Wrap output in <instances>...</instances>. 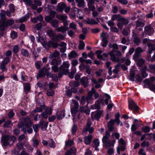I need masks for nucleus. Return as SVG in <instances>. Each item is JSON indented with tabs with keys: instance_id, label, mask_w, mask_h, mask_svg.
<instances>
[{
	"instance_id": "45",
	"label": "nucleus",
	"mask_w": 155,
	"mask_h": 155,
	"mask_svg": "<svg viewBox=\"0 0 155 155\" xmlns=\"http://www.w3.org/2000/svg\"><path fill=\"white\" fill-rule=\"evenodd\" d=\"M46 70L45 68H43L41 70L39 71L38 73V75L39 76H43L46 74Z\"/></svg>"
},
{
	"instance_id": "38",
	"label": "nucleus",
	"mask_w": 155,
	"mask_h": 155,
	"mask_svg": "<svg viewBox=\"0 0 155 155\" xmlns=\"http://www.w3.org/2000/svg\"><path fill=\"white\" fill-rule=\"evenodd\" d=\"M76 2L78 3L77 6L79 7H84L85 5L84 0H75Z\"/></svg>"
},
{
	"instance_id": "5",
	"label": "nucleus",
	"mask_w": 155,
	"mask_h": 155,
	"mask_svg": "<svg viewBox=\"0 0 155 155\" xmlns=\"http://www.w3.org/2000/svg\"><path fill=\"white\" fill-rule=\"evenodd\" d=\"M31 122L30 118H26L24 120V124L22 126H25L26 127L24 131H26L29 134L31 133L33 131L31 127Z\"/></svg>"
},
{
	"instance_id": "56",
	"label": "nucleus",
	"mask_w": 155,
	"mask_h": 155,
	"mask_svg": "<svg viewBox=\"0 0 155 155\" xmlns=\"http://www.w3.org/2000/svg\"><path fill=\"white\" fill-rule=\"evenodd\" d=\"M1 64L0 66V68L2 69L3 71H7V68L5 67V64H4L3 61H2L1 62Z\"/></svg>"
},
{
	"instance_id": "9",
	"label": "nucleus",
	"mask_w": 155,
	"mask_h": 155,
	"mask_svg": "<svg viewBox=\"0 0 155 155\" xmlns=\"http://www.w3.org/2000/svg\"><path fill=\"white\" fill-rule=\"evenodd\" d=\"M144 33H143L142 35V37L143 38L146 36V35H145V33L149 35H151L153 34L154 32L153 28L150 26H146L145 27Z\"/></svg>"
},
{
	"instance_id": "40",
	"label": "nucleus",
	"mask_w": 155,
	"mask_h": 155,
	"mask_svg": "<svg viewBox=\"0 0 155 155\" xmlns=\"http://www.w3.org/2000/svg\"><path fill=\"white\" fill-rule=\"evenodd\" d=\"M56 17L58 19L64 21L67 20V16L65 15L58 14L57 15Z\"/></svg>"
},
{
	"instance_id": "44",
	"label": "nucleus",
	"mask_w": 155,
	"mask_h": 155,
	"mask_svg": "<svg viewBox=\"0 0 155 155\" xmlns=\"http://www.w3.org/2000/svg\"><path fill=\"white\" fill-rule=\"evenodd\" d=\"M64 37L61 34H59L58 35H56V36L55 38L54 41H60L64 39Z\"/></svg>"
},
{
	"instance_id": "20",
	"label": "nucleus",
	"mask_w": 155,
	"mask_h": 155,
	"mask_svg": "<svg viewBox=\"0 0 155 155\" xmlns=\"http://www.w3.org/2000/svg\"><path fill=\"white\" fill-rule=\"evenodd\" d=\"M37 41L38 42H41L43 47L45 45H47V42L45 40V36L44 34H43L41 37L39 35Z\"/></svg>"
},
{
	"instance_id": "29",
	"label": "nucleus",
	"mask_w": 155,
	"mask_h": 155,
	"mask_svg": "<svg viewBox=\"0 0 155 155\" xmlns=\"http://www.w3.org/2000/svg\"><path fill=\"white\" fill-rule=\"evenodd\" d=\"M85 21V23L88 24L94 25L98 23L94 19H90L89 18H87Z\"/></svg>"
},
{
	"instance_id": "31",
	"label": "nucleus",
	"mask_w": 155,
	"mask_h": 155,
	"mask_svg": "<svg viewBox=\"0 0 155 155\" xmlns=\"http://www.w3.org/2000/svg\"><path fill=\"white\" fill-rule=\"evenodd\" d=\"M76 149L74 147L71 148L66 153V155H74L76 152Z\"/></svg>"
},
{
	"instance_id": "58",
	"label": "nucleus",
	"mask_w": 155,
	"mask_h": 155,
	"mask_svg": "<svg viewBox=\"0 0 155 155\" xmlns=\"http://www.w3.org/2000/svg\"><path fill=\"white\" fill-rule=\"evenodd\" d=\"M135 60H137V64L140 66H141L144 63V60L142 58H139L138 59H137V58Z\"/></svg>"
},
{
	"instance_id": "6",
	"label": "nucleus",
	"mask_w": 155,
	"mask_h": 155,
	"mask_svg": "<svg viewBox=\"0 0 155 155\" xmlns=\"http://www.w3.org/2000/svg\"><path fill=\"white\" fill-rule=\"evenodd\" d=\"M70 66V64L68 61H64L59 68V70L61 72L64 73V74H67L69 73Z\"/></svg>"
},
{
	"instance_id": "32",
	"label": "nucleus",
	"mask_w": 155,
	"mask_h": 155,
	"mask_svg": "<svg viewBox=\"0 0 155 155\" xmlns=\"http://www.w3.org/2000/svg\"><path fill=\"white\" fill-rule=\"evenodd\" d=\"M60 54V53L58 51H55L50 55L49 58L52 59L54 58L58 57L59 56Z\"/></svg>"
},
{
	"instance_id": "53",
	"label": "nucleus",
	"mask_w": 155,
	"mask_h": 155,
	"mask_svg": "<svg viewBox=\"0 0 155 155\" xmlns=\"http://www.w3.org/2000/svg\"><path fill=\"white\" fill-rule=\"evenodd\" d=\"M0 16L2 19V20L5 19V11L2 10L0 13Z\"/></svg>"
},
{
	"instance_id": "12",
	"label": "nucleus",
	"mask_w": 155,
	"mask_h": 155,
	"mask_svg": "<svg viewBox=\"0 0 155 155\" xmlns=\"http://www.w3.org/2000/svg\"><path fill=\"white\" fill-rule=\"evenodd\" d=\"M129 108L132 110L136 111L138 110L139 107L134 102V101L131 100L129 102Z\"/></svg>"
},
{
	"instance_id": "21",
	"label": "nucleus",
	"mask_w": 155,
	"mask_h": 155,
	"mask_svg": "<svg viewBox=\"0 0 155 155\" xmlns=\"http://www.w3.org/2000/svg\"><path fill=\"white\" fill-rule=\"evenodd\" d=\"M100 142L99 140L97 139H96L94 140L92 142V146L93 147L95 148V151H98L99 148L98 147L99 146Z\"/></svg>"
},
{
	"instance_id": "7",
	"label": "nucleus",
	"mask_w": 155,
	"mask_h": 155,
	"mask_svg": "<svg viewBox=\"0 0 155 155\" xmlns=\"http://www.w3.org/2000/svg\"><path fill=\"white\" fill-rule=\"evenodd\" d=\"M155 80L154 77H151L150 80L146 79L143 81L144 83L147 85L148 87L151 91L155 92V85L152 84V82Z\"/></svg>"
},
{
	"instance_id": "33",
	"label": "nucleus",
	"mask_w": 155,
	"mask_h": 155,
	"mask_svg": "<svg viewBox=\"0 0 155 155\" xmlns=\"http://www.w3.org/2000/svg\"><path fill=\"white\" fill-rule=\"evenodd\" d=\"M78 54L76 52L74 51H72L68 54V57L69 60L72 58H75L77 56Z\"/></svg>"
},
{
	"instance_id": "19",
	"label": "nucleus",
	"mask_w": 155,
	"mask_h": 155,
	"mask_svg": "<svg viewBox=\"0 0 155 155\" xmlns=\"http://www.w3.org/2000/svg\"><path fill=\"white\" fill-rule=\"evenodd\" d=\"M55 12L54 11H51L50 12L49 16H46L45 18V21L48 22H50L54 17Z\"/></svg>"
},
{
	"instance_id": "50",
	"label": "nucleus",
	"mask_w": 155,
	"mask_h": 155,
	"mask_svg": "<svg viewBox=\"0 0 155 155\" xmlns=\"http://www.w3.org/2000/svg\"><path fill=\"white\" fill-rule=\"evenodd\" d=\"M54 91L51 89H50L47 91V94L48 96H53L54 94Z\"/></svg>"
},
{
	"instance_id": "34",
	"label": "nucleus",
	"mask_w": 155,
	"mask_h": 155,
	"mask_svg": "<svg viewBox=\"0 0 155 155\" xmlns=\"http://www.w3.org/2000/svg\"><path fill=\"white\" fill-rule=\"evenodd\" d=\"M47 33L49 36L53 40H55V38L56 36V34L54 33L52 30H48Z\"/></svg>"
},
{
	"instance_id": "16",
	"label": "nucleus",
	"mask_w": 155,
	"mask_h": 155,
	"mask_svg": "<svg viewBox=\"0 0 155 155\" xmlns=\"http://www.w3.org/2000/svg\"><path fill=\"white\" fill-rule=\"evenodd\" d=\"M52 114V110L50 107H47L45 112H43L41 115L45 118H47L49 115Z\"/></svg>"
},
{
	"instance_id": "10",
	"label": "nucleus",
	"mask_w": 155,
	"mask_h": 155,
	"mask_svg": "<svg viewBox=\"0 0 155 155\" xmlns=\"http://www.w3.org/2000/svg\"><path fill=\"white\" fill-rule=\"evenodd\" d=\"M102 112L99 110L97 112H92L91 113V116L93 119L98 120L102 115Z\"/></svg>"
},
{
	"instance_id": "47",
	"label": "nucleus",
	"mask_w": 155,
	"mask_h": 155,
	"mask_svg": "<svg viewBox=\"0 0 155 155\" xmlns=\"http://www.w3.org/2000/svg\"><path fill=\"white\" fill-rule=\"evenodd\" d=\"M148 70V68L146 66H145L144 67L143 69L142 70V76L144 78H145L147 76L148 74L146 73L145 71Z\"/></svg>"
},
{
	"instance_id": "26",
	"label": "nucleus",
	"mask_w": 155,
	"mask_h": 155,
	"mask_svg": "<svg viewBox=\"0 0 155 155\" xmlns=\"http://www.w3.org/2000/svg\"><path fill=\"white\" fill-rule=\"evenodd\" d=\"M66 6V5L63 2H61L58 4L57 9L59 11L62 12Z\"/></svg>"
},
{
	"instance_id": "63",
	"label": "nucleus",
	"mask_w": 155,
	"mask_h": 155,
	"mask_svg": "<svg viewBox=\"0 0 155 155\" xmlns=\"http://www.w3.org/2000/svg\"><path fill=\"white\" fill-rule=\"evenodd\" d=\"M120 64H117L115 66L114 69L113 70V72L115 74H117L118 72V68L120 66Z\"/></svg>"
},
{
	"instance_id": "62",
	"label": "nucleus",
	"mask_w": 155,
	"mask_h": 155,
	"mask_svg": "<svg viewBox=\"0 0 155 155\" xmlns=\"http://www.w3.org/2000/svg\"><path fill=\"white\" fill-rule=\"evenodd\" d=\"M9 7L10 12L12 13H13L15 11V7L14 5L12 4H11L9 5Z\"/></svg>"
},
{
	"instance_id": "2",
	"label": "nucleus",
	"mask_w": 155,
	"mask_h": 155,
	"mask_svg": "<svg viewBox=\"0 0 155 155\" xmlns=\"http://www.w3.org/2000/svg\"><path fill=\"white\" fill-rule=\"evenodd\" d=\"M16 139L14 136H9L4 135L2 137V143L3 146H6L8 145H11L14 143Z\"/></svg>"
},
{
	"instance_id": "49",
	"label": "nucleus",
	"mask_w": 155,
	"mask_h": 155,
	"mask_svg": "<svg viewBox=\"0 0 155 155\" xmlns=\"http://www.w3.org/2000/svg\"><path fill=\"white\" fill-rule=\"evenodd\" d=\"M32 141L33 146L36 147L39 144V141L38 140L36 139L34 137L32 139Z\"/></svg>"
},
{
	"instance_id": "18",
	"label": "nucleus",
	"mask_w": 155,
	"mask_h": 155,
	"mask_svg": "<svg viewBox=\"0 0 155 155\" xmlns=\"http://www.w3.org/2000/svg\"><path fill=\"white\" fill-rule=\"evenodd\" d=\"M65 111L64 110H60L58 111L56 113L57 119L58 120H61L65 117Z\"/></svg>"
},
{
	"instance_id": "35",
	"label": "nucleus",
	"mask_w": 155,
	"mask_h": 155,
	"mask_svg": "<svg viewBox=\"0 0 155 155\" xmlns=\"http://www.w3.org/2000/svg\"><path fill=\"white\" fill-rule=\"evenodd\" d=\"M110 133L109 131H107L106 132V134L105 136H104L102 138V140L103 142L106 141V140H108V139L110 136Z\"/></svg>"
},
{
	"instance_id": "61",
	"label": "nucleus",
	"mask_w": 155,
	"mask_h": 155,
	"mask_svg": "<svg viewBox=\"0 0 155 155\" xmlns=\"http://www.w3.org/2000/svg\"><path fill=\"white\" fill-rule=\"evenodd\" d=\"M120 15H113L111 18V20L112 21H114L116 19L118 20V18L119 17H120Z\"/></svg>"
},
{
	"instance_id": "37",
	"label": "nucleus",
	"mask_w": 155,
	"mask_h": 155,
	"mask_svg": "<svg viewBox=\"0 0 155 155\" xmlns=\"http://www.w3.org/2000/svg\"><path fill=\"white\" fill-rule=\"evenodd\" d=\"M118 21L121 22L123 24L125 25H127L129 23L127 19L121 17H119L118 18Z\"/></svg>"
},
{
	"instance_id": "17",
	"label": "nucleus",
	"mask_w": 155,
	"mask_h": 155,
	"mask_svg": "<svg viewBox=\"0 0 155 155\" xmlns=\"http://www.w3.org/2000/svg\"><path fill=\"white\" fill-rule=\"evenodd\" d=\"M91 124V122L90 121H88L85 128V130L86 131H88L90 134L92 133L94 130L93 128L92 127H90Z\"/></svg>"
},
{
	"instance_id": "48",
	"label": "nucleus",
	"mask_w": 155,
	"mask_h": 155,
	"mask_svg": "<svg viewBox=\"0 0 155 155\" xmlns=\"http://www.w3.org/2000/svg\"><path fill=\"white\" fill-rule=\"evenodd\" d=\"M22 54L25 57H28L29 55L28 52L26 49L22 48L21 50Z\"/></svg>"
},
{
	"instance_id": "42",
	"label": "nucleus",
	"mask_w": 155,
	"mask_h": 155,
	"mask_svg": "<svg viewBox=\"0 0 155 155\" xmlns=\"http://www.w3.org/2000/svg\"><path fill=\"white\" fill-rule=\"evenodd\" d=\"M59 46L60 47H62V48L60 49L61 52H64L65 51L66 48V44L63 42H62L60 43V44L59 45Z\"/></svg>"
},
{
	"instance_id": "64",
	"label": "nucleus",
	"mask_w": 155,
	"mask_h": 155,
	"mask_svg": "<svg viewBox=\"0 0 155 155\" xmlns=\"http://www.w3.org/2000/svg\"><path fill=\"white\" fill-rule=\"evenodd\" d=\"M103 143L105 144L107 147H110L112 146V143L110 141L108 140H106V142Z\"/></svg>"
},
{
	"instance_id": "41",
	"label": "nucleus",
	"mask_w": 155,
	"mask_h": 155,
	"mask_svg": "<svg viewBox=\"0 0 155 155\" xmlns=\"http://www.w3.org/2000/svg\"><path fill=\"white\" fill-rule=\"evenodd\" d=\"M147 44L149 47V52L150 54H151L152 51L155 49V45H153L150 43H147Z\"/></svg>"
},
{
	"instance_id": "25",
	"label": "nucleus",
	"mask_w": 155,
	"mask_h": 155,
	"mask_svg": "<svg viewBox=\"0 0 155 155\" xmlns=\"http://www.w3.org/2000/svg\"><path fill=\"white\" fill-rule=\"evenodd\" d=\"M115 121L113 120H111L107 124V127L108 130L110 131H112L114 129V127L113 126L114 124Z\"/></svg>"
},
{
	"instance_id": "4",
	"label": "nucleus",
	"mask_w": 155,
	"mask_h": 155,
	"mask_svg": "<svg viewBox=\"0 0 155 155\" xmlns=\"http://www.w3.org/2000/svg\"><path fill=\"white\" fill-rule=\"evenodd\" d=\"M95 91V89L94 88H92L91 91H89L88 93V95L85 97L84 96L82 97L81 99V104L82 105L85 104L86 101L87 103H89L92 100V94Z\"/></svg>"
},
{
	"instance_id": "1",
	"label": "nucleus",
	"mask_w": 155,
	"mask_h": 155,
	"mask_svg": "<svg viewBox=\"0 0 155 155\" xmlns=\"http://www.w3.org/2000/svg\"><path fill=\"white\" fill-rule=\"evenodd\" d=\"M108 46L110 48H113L112 51L109 53L111 57V60L114 61H119L118 58L116 57L114 54V53H117L119 55H120L121 54L119 51L116 50L118 49L117 45L116 44H109Z\"/></svg>"
},
{
	"instance_id": "22",
	"label": "nucleus",
	"mask_w": 155,
	"mask_h": 155,
	"mask_svg": "<svg viewBox=\"0 0 155 155\" xmlns=\"http://www.w3.org/2000/svg\"><path fill=\"white\" fill-rule=\"evenodd\" d=\"M105 34L104 32H103L101 35V37L102 38V46L104 47H105L107 45L108 41L107 38L105 37Z\"/></svg>"
},
{
	"instance_id": "55",
	"label": "nucleus",
	"mask_w": 155,
	"mask_h": 155,
	"mask_svg": "<svg viewBox=\"0 0 155 155\" xmlns=\"http://www.w3.org/2000/svg\"><path fill=\"white\" fill-rule=\"evenodd\" d=\"M49 146L53 148H54L55 146V143L52 140H51L48 143Z\"/></svg>"
},
{
	"instance_id": "59",
	"label": "nucleus",
	"mask_w": 155,
	"mask_h": 155,
	"mask_svg": "<svg viewBox=\"0 0 155 155\" xmlns=\"http://www.w3.org/2000/svg\"><path fill=\"white\" fill-rule=\"evenodd\" d=\"M85 44L83 41H80V44L79 45V49L80 50H82L85 47Z\"/></svg>"
},
{
	"instance_id": "54",
	"label": "nucleus",
	"mask_w": 155,
	"mask_h": 155,
	"mask_svg": "<svg viewBox=\"0 0 155 155\" xmlns=\"http://www.w3.org/2000/svg\"><path fill=\"white\" fill-rule=\"evenodd\" d=\"M74 143V141L72 140H69L68 141H65V146L66 147L69 146H72Z\"/></svg>"
},
{
	"instance_id": "24",
	"label": "nucleus",
	"mask_w": 155,
	"mask_h": 155,
	"mask_svg": "<svg viewBox=\"0 0 155 155\" xmlns=\"http://www.w3.org/2000/svg\"><path fill=\"white\" fill-rule=\"evenodd\" d=\"M24 91L26 94L29 92L30 90V86L29 84L28 83H23Z\"/></svg>"
},
{
	"instance_id": "14",
	"label": "nucleus",
	"mask_w": 155,
	"mask_h": 155,
	"mask_svg": "<svg viewBox=\"0 0 155 155\" xmlns=\"http://www.w3.org/2000/svg\"><path fill=\"white\" fill-rule=\"evenodd\" d=\"M38 102L39 105L40 106L39 107H38L36 109L33 111L34 112H41L42 110V109L41 107L44 105V102L43 100L41 99L37 101Z\"/></svg>"
},
{
	"instance_id": "27",
	"label": "nucleus",
	"mask_w": 155,
	"mask_h": 155,
	"mask_svg": "<svg viewBox=\"0 0 155 155\" xmlns=\"http://www.w3.org/2000/svg\"><path fill=\"white\" fill-rule=\"evenodd\" d=\"M81 82L84 87H86L88 84V79L86 77L82 78L81 79Z\"/></svg>"
},
{
	"instance_id": "46",
	"label": "nucleus",
	"mask_w": 155,
	"mask_h": 155,
	"mask_svg": "<svg viewBox=\"0 0 155 155\" xmlns=\"http://www.w3.org/2000/svg\"><path fill=\"white\" fill-rule=\"evenodd\" d=\"M72 11L74 14H81V13H83V12L81 11H80L78 8L74 7L72 9Z\"/></svg>"
},
{
	"instance_id": "15",
	"label": "nucleus",
	"mask_w": 155,
	"mask_h": 155,
	"mask_svg": "<svg viewBox=\"0 0 155 155\" xmlns=\"http://www.w3.org/2000/svg\"><path fill=\"white\" fill-rule=\"evenodd\" d=\"M58 63L57 60L55 59H53L51 63L53 66L51 67L52 69L55 72L58 71L59 68L58 66Z\"/></svg>"
},
{
	"instance_id": "8",
	"label": "nucleus",
	"mask_w": 155,
	"mask_h": 155,
	"mask_svg": "<svg viewBox=\"0 0 155 155\" xmlns=\"http://www.w3.org/2000/svg\"><path fill=\"white\" fill-rule=\"evenodd\" d=\"M72 103L71 104V112L72 116H74L73 119L74 120L75 114L78 111V108L79 107V104L78 102L75 100H72Z\"/></svg>"
},
{
	"instance_id": "52",
	"label": "nucleus",
	"mask_w": 155,
	"mask_h": 155,
	"mask_svg": "<svg viewBox=\"0 0 155 155\" xmlns=\"http://www.w3.org/2000/svg\"><path fill=\"white\" fill-rule=\"evenodd\" d=\"M100 107V104L98 102L94 104L91 106V109H97L99 108Z\"/></svg>"
},
{
	"instance_id": "57",
	"label": "nucleus",
	"mask_w": 155,
	"mask_h": 155,
	"mask_svg": "<svg viewBox=\"0 0 155 155\" xmlns=\"http://www.w3.org/2000/svg\"><path fill=\"white\" fill-rule=\"evenodd\" d=\"M80 110L82 112L85 113L87 114H90V111L87 108H84V107H81L80 108Z\"/></svg>"
},
{
	"instance_id": "30",
	"label": "nucleus",
	"mask_w": 155,
	"mask_h": 155,
	"mask_svg": "<svg viewBox=\"0 0 155 155\" xmlns=\"http://www.w3.org/2000/svg\"><path fill=\"white\" fill-rule=\"evenodd\" d=\"M69 29L68 27H64L63 26H61L58 28L57 29V31L58 32H61L62 33L65 32Z\"/></svg>"
},
{
	"instance_id": "39",
	"label": "nucleus",
	"mask_w": 155,
	"mask_h": 155,
	"mask_svg": "<svg viewBox=\"0 0 155 155\" xmlns=\"http://www.w3.org/2000/svg\"><path fill=\"white\" fill-rule=\"evenodd\" d=\"M29 18V14L28 13L27 14L21 17L20 19V21L21 22H24L27 20Z\"/></svg>"
},
{
	"instance_id": "13",
	"label": "nucleus",
	"mask_w": 155,
	"mask_h": 155,
	"mask_svg": "<svg viewBox=\"0 0 155 155\" xmlns=\"http://www.w3.org/2000/svg\"><path fill=\"white\" fill-rule=\"evenodd\" d=\"M58 46V45L57 43L51 41H49L47 43V45H45L44 46L46 49H48L49 47H52L53 48H57Z\"/></svg>"
},
{
	"instance_id": "3",
	"label": "nucleus",
	"mask_w": 155,
	"mask_h": 155,
	"mask_svg": "<svg viewBox=\"0 0 155 155\" xmlns=\"http://www.w3.org/2000/svg\"><path fill=\"white\" fill-rule=\"evenodd\" d=\"M14 21L11 19H5L0 21V31H3L6 29L9 26H11L14 23Z\"/></svg>"
},
{
	"instance_id": "11",
	"label": "nucleus",
	"mask_w": 155,
	"mask_h": 155,
	"mask_svg": "<svg viewBox=\"0 0 155 155\" xmlns=\"http://www.w3.org/2000/svg\"><path fill=\"white\" fill-rule=\"evenodd\" d=\"M103 51H102L98 50L95 53L97 54V58L104 60L105 59V58L107 57L108 54L106 53H104L103 55H102L101 53Z\"/></svg>"
},
{
	"instance_id": "51",
	"label": "nucleus",
	"mask_w": 155,
	"mask_h": 155,
	"mask_svg": "<svg viewBox=\"0 0 155 155\" xmlns=\"http://www.w3.org/2000/svg\"><path fill=\"white\" fill-rule=\"evenodd\" d=\"M69 27L70 28L73 29L75 31H77V25L75 24L74 22H72L70 24Z\"/></svg>"
},
{
	"instance_id": "60",
	"label": "nucleus",
	"mask_w": 155,
	"mask_h": 155,
	"mask_svg": "<svg viewBox=\"0 0 155 155\" xmlns=\"http://www.w3.org/2000/svg\"><path fill=\"white\" fill-rule=\"evenodd\" d=\"M150 130V128L148 126L142 128V131L145 133L149 132Z\"/></svg>"
},
{
	"instance_id": "36",
	"label": "nucleus",
	"mask_w": 155,
	"mask_h": 155,
	"mask_svg": "<svg viewBox=\"0 0 155 155\" xmlns=\"http://www.w3.org/2000/svg\"><path fill=\"white\" fill-rule=\"evenodd\" d=\"M48 122H42L40 123V126L41 129L43 130H45L48 126Z\"/></svg>"
},
{
	"instance_id": "23",
	"label": "nucleus",
	"mask_w": 155,
	"mask_h": 155,
	"mask_svg": "<svg viewBox=\"0 0 155 155\" xmlns=\"http://www.w3.org/2000/svg\"><path fill=\"white\" fill-rule=\"evenodd\" d=\"M92 138L93 136L91 135L85 136L84 138L85 143L87 145L90 144Z\"/></svg>"
},
{
	"instance_id": "28",
	"label": "nucleus",
	"mask_w": 155,
	"mask_h": 155,
	"mask_svg": "<svg viewBox=\"0 0 155 155\" xmlns=\"http://www.w3.org/2000/svg\"><path fill=\"white\" fill-rule=\"evenodd\" d=\"M142 51H143L141 48H137L135 50V53L133 55V58L134 59L136 60V59L139 56V54Z\"/></svg>"
},
{
	"instance_id": "43",
	"label": "nucleus",
	"mask_w": 155,
	"mask_h": 155,
	"mask_svg": "<svg viewBox=\"0 0 155 155\" xmlns=\"http://www.w3.org/2000/svg\"><path fill=\"white\" fill-rule=\"evenodd\" d=\"M58 21L56 19L53 20L51 22V25L54 28L57 27L58 26Z\"/></svg>"
}]
</instances>
